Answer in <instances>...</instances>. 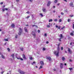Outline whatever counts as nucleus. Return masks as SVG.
<instances>
[{
  "instance_id": "f257e3e1",
  "label": "nucleus",
  "mask_w": 74,
  "mask_h": 74,
  "mask_svg": "<svg viewBox=\"0 0 74 74\" xmlns=\"http://www.w3.org/2000/svg\"><path fill=\"white\" fill-rule=\"evenodd\" d=\"M60 49L59 48V47H58L57 48L58 51H54V53L55 55H56V56H59V50Z\"/></svg>"
},
{
  "instance_id": "f03ea898",
  "label": "nucleus",
  "mask_w": 74,
  "mask_h": 74,
  "mask_svg": "<svg viewBox=\"0 0 74 74\" xmlns=\"http://www.w3.org/2000/svg\"><path fill=\"white\" fill-rule=\"evenodd\" d=\"M22 31H23V29L19 28V32L18 33V35H21V33L22 32Z\"/></svg>"
},
{
  "instance_id": "7ed1b4c3",
  "label": "nucleus",
  "mask_w": 74,
  "mask_h": 74,
  "mask_svg": "<svg viewBox=\"0 0 74 74\" xmlns=\"http://www.w3.org/2000/svg\"><path fill=\"white\" fill-rule=\"evenodd\" d=\"M18 71L19 72V73L21 74H25V72H24L23 71H20V70H18Z\"/></svg>"
},
{
  "instance_id": "20e7f679",
  "label": "nucleus",
  "mask_w": 74,
  "mask_h": 74,
  "mask_svg": "<svg viewBox=\"0 0 74 74\" xmlns=\"http://www.w3.org/2000/svg\"><path fill=\"white\" fill-rule=\"evenodd\" d=\"M51 4V1H49L47 5V6L48 7H49V6L50 5V4Z\"/></svg>"
},
{
  "instance_id": "39448f33",
  "label": "nucleus",
  "mask_w": 74,
  "mask_h": 74,
  "mask_svg": "<svg viewBox=\"0 0 74 74\" xmlns=\"http://www.w3.org/2000/svg\"><path fill=\"white\" fill-rule=\"evenodd\" d=\"M40 64H41V66H44V62L42 61H41L40 62Z\"/></svg>"
},
{
  "instance_id": "423d86ee",
  "label": "nucleus",
  "mask_w": 74,
  "mask_h": 74,
  "mask_svg": "<svg viewBox=\"0 0 74 74\" xmlns=\"http://www.w3.org/2000/svg\"><path fill=\"white\" fill-rule=\"evenodd\" d=\"M60 67L61 69H63V64L62 63H60Z\"/></svg>"
},
{
  "instance_id": "0eeeda50",
  "label": "nucleus",
  "mask_w": 74,
  "mask_h": 74,
  "mask_svg": "<svg viewBox=\"0 0 74 74\" xmlns=\"http://www.w3.org/2000/svg\"><path fill=\"white\" fill-rule=\"evenodd\" d=\"M23 57L25 60H26V57H25V55L24 54H23Z\"/></svg>"
},
{
  "instance_id": "6e6552de",
  "label": "nucleus",
  "mask_w": 74,
  "mask_h": 74,
  "mask_svg": "<svg viewBox=\"0 0 74 74\" xmlns=\"http://www.w3.org/2000/svg\"><path fill=\"white\" fill-rule=\"evenodd\" d=\"M68 51L69 53L71 54V50L69 48H68Z\"/></svg>"
},
{
  "instance_id": "1a4fd4ad",
  "label": "nucleus",
  "mask_w": 74,
  "mask_h": 74,
  "mask_svg": "<svg viewBox=\"0 0 74 74\" xmlns=\"http://www.w3.org/2000/svg\"><path fill=\"white\" fill-rule=\"evenodd\" d=\"M16 58H17V59H18V60L20 59V60H23L22 58H18L17 57H16Z\"/></svg>"
},
{
  "instance_id": "9d476101",
  "label": "nucleus",
  "mask_w": 74,
  "mask_h": 74,
  "mask_svg": "<svg viewBox=\"0 0 74 74\" xmlns=\"http://www.w3.org/2000/svg\"><path fill=\"white\" fill-rule=\"evenodd\" d=\"M32 34L34 36H36V34H35V32H32Z\"/></svg>"
},
{
  "instance_id": "9b49d317",
  "label": "nucleus",
  "mask_w": 74,
  "mask_h": 74,
  "mask_svg": "<svg viewBox=\"0 0 74 74\" xmlns=\"http://www.w3.org/2000/svg\"><path fill=\"white\" fill-rule=\"evenodd\" d=\"M60 39L63 38V35H62V34H60Z\"/></svg>"
},
{
  "instance_id": "f8f14e48",
  "label": "nucleus",
  "mask_w": 74,
  "mask_h": 74,
  "mask_svg": "<svg viewBox=\"0 0 74 74\" xmlns=\"http://www.w3.org/2000/svg\"><path fill=\"white\" fill-rule=\"evenodd\" d=\"M24 30H25V32H28L27 29L26 28V27H25L24 28Z\"/></svg>"
},
{
  "instance_id": "ddd939ff",
  "label": "nucleus",
  "mask_w": 74,
  "mask_h": 74,
  "mask_svg": "<svg viewBox=\"0 0 74 74\" xmlns=\"http://www.w3.org/2000/svg\"><path fill=\"white\" fill-rule=\"evenodd\" d=\"M47 59H48V60H49V61L51 60V57H49L48 58H47Z\"/></svg>"
},
{
  "instance_id": "4468645a",
  "label": "nucleus",
  "mask_w": 74,
  "mask_h": 74,
  "mask_svg": "<svg viewBox=\"0 0 74 74\" xmlns=\"http://www.w3.org/2000/svg\"><path fill=\"white\" fill-rule=\"evenodd\" d=\"M43 11L44 12H46V9L45 8H43L42 9Z\"/></svg>"
},
{
  "instance_id": "2eb2a0df",
  "label": "nucleus",
  "mask_w": 74,
  "mask_h": 74,
  "mask_svg": "<svg viewBox=\"0 0 74 74\" xmlns=\"http://www.w3.org/2000/svg\"><path fill=\"white\" fill-rule=\"evenodd\" d=\"M73 5V2H71V3H70V5L72 7V6Z\"/></svg>"
},
{
  "instance_id": "dca6fc26",
  "label": "nucleus",
  "mask_w": 74,
  "mask_h": 74,
  "mask_svg": "<svg viewBox=\"0 0 74 74\" xmlns=\"http://www.w3.org/2000/svg\"><path fill=\"white\" fill-rule=\"evenodd\" d=\"M62 60L63 61H64V60H65V58L64 57H62Z\"/></svg>"
},
{
  "instance_id": "f3484780",
  "label": "nucleus",
  "mask_w": 74,
  "mask_h": 74,
  "mask_svg": "<svg viewBox=\"0 0 74 74\" xmlns=\"http://www.w3.org/2000/svg\"><path fill=\"white\" fill-rule=\"evenodd\" d=\"M1 57L2 58H3V59H5V57L4 56H3V55H2Z\"/></svg>"
},
{
  "instance_id": "a211bd4d",
  "label": "nucleus",
  "mask_w": 74,
  "mask_h": 74,
  "mask_svg": "<svg viewBox=\"0 0 74 74\" xmlns=\"http://www.w3.org/2000/svg\"><path fill=\"white\" fill-rule=\"evenodd\" d=\"M11 26L12 27H13V28H14L15 27V25H14V24H13Z\"/></svg>"
},
{
  "instance_id": "6ab92c4d",
  "label": "nucleus",
  "mask_w": 74,
  "mask_h": 74,
  "mask_svg": "<svg viewBox=\"0 0 74 74\" xmlns=\"http://www.w3.org/2000/svg\"><path fill=\"white\" fill-rule=\"evenodd\" d=\"M70 34L71 36H74V35L73 34V33H70Z\"/></svg>"
},
{
  "instance_id": "aec40b11",
  "label": "nucleus",
  "mask_w": 74,
  "mask_h": 74,
  "mask_svg": "<svg viewBox=\"0 0 74 74\" xmlns=\"http://www.w3.org/2000/svg\"><path fill=\"white\" fill-rule=\"evenodd\" d=\"M74 45V42H73V43H70L71 45Z\"/></svg>"
},
{
  "instance_id": "412c9836",
  "label": "nucleus",
  "mask_w": 74,
  "mask_h": 74,
  "mask_svg": "<svg viewBox=\"0 0 74 74\" xmlns=\"http://www.w3.org/2000/svg\"><path fill=\"white\" fill-rule=\"evenodd\" d=\"M59 22H62V19H59Z\"/></svg>"
},
{
  "instance_id": "4be33fe9",
  "label": "nucleus",
  "mask_w": 74,
  "mask_h": 74,
  "mask_svg": "<svg viewBox=\"0 0 74 74\" xmlns=\"http://www.w3.org/2000/svg\"><path fill=\"white\" fill-rule=\"evenodd\" d=\"M52 19H50L49 20V22H52Z\"/></svg>"
},
{
  "instance_id": "5701e85b",
  "label": "nucleus",
  "mask_w": 74,
  "mask_h": 74,
  "mask_svg": "<svg viewBox=\"0 0 74 74\" xmlns=\"http://www.w3.org/2000/svg\"><path fill=\"white\" fill-rule=\"evenodd\" d=\"M21 50V51H23V48H20Z\"/></svg>"
},
{
  "instance_id": "b1692460",
  "label": "nucleus",
  "mask_w": 74,
  "mask_h": 74,
  "mask_svg": "<svg viewBox=\"0 0 74 74\" xmlns=\"http://www.w3.org/2000/svg\"><path fill=\"white\" fill-rule=\"evenodd\" d=\"M29 59L30 60H32V59H33V58H32V57H30Z\"/></svg>"
},
{
  "instance_id": "393cba45",
  "label": "nucleus",
  "mask_w": 74,
  "mask_h": 74,
  "mask_svg": "<svg viewBox=\"0 0 74 74\" xmlns=\"http://www.w3.org/2000/svg\"><path fill=\"white\" fill-rule=\"evenodd\" d=\"M54 21H55V22H57L58 21V19H55L54 20Z\"/></svg>"
},
{
  "instance_id": "a878e982",
  "label": "nucleus",
  "mask_w": 74,
  "mask_h": 74,
  "mask_svg": "<svg viewBox=\"0 0 74 74\" xmlns=\"http://www.w3.org/2000/svg\"><path fill=\"white\" fill-rule=\"evenodd\" d=\"M40 15H41L42 17H43V15H42V13H40Z\"/></svg>"
},
{
  "instance_id": "bb28decb",
  "label": "nucleus",
  "mask_w": 74,
  "mask_h": 74,
  "mask_svg": "<svg viewBox=\"0 0 74 74\" xmlns=\"http://www.w3.org/2000/svg\"><path fill=\"white\" fill-rule=\"evenodd\" d=\"M36 63V62H34L33 63H32L31 64L32 65H33V64H35Z\"/></svg>"
},
{
  "instance_id": "cd10ccee",
  "label": "nucleus",
  "mask_w": 74,
  "mask_h": 74,
  "mask_svg": "<svg viewBox=\"0 0 74 74\" xmlns=\"http://www.w3.org/2000/svg\"><path fill=\"white\" fill-rule=\"evenodd\" d=\"M7 50H8V51L9 52H10V49L9 48H8Z\"/></svg>"
},
{
  "instance_id": "c85d7f7f",
  "label": "nucleus",
  "mask_w": 74,
  "mask_h": 74,
  "mask_svg": "<svg viewBox=\"0 0 74 74\" xmlns=\"http://www.w3.org/2000/svg\"><path fill=\"white\" fill-rule=\"evenodd\" d=\"M12 57L13 58H14V54H12L11 55Z\"/></svg>"
},
{
  "instance_id": "c756f323",
  "label": "nucleus",
  "mask_w": 74,
  "mask_h": 74,
  "mask_svg": "<svg viewBox=\"0 0 74 74\" xmlns=\"http://www.w3.org/2000/svg\"><path fill=\"white\" fill-rule=\"evenodd\" d=\"M54 2L55 3H56L58 2V1H57V0H56L55 1H54Z\"/></svg>"
},
{
  "instance_id": "7c9ffc66",
  "label": "nucleus",
  "mask_w": 74,
  "mask_h": 74,
  "mask_svg": "<svg viewBox=\"0 0 74 74\" xmlns=\"http://www.w3.org/2000/svg\"><path fill=\"white\" fill-rule=\"evenodd\" d=\"M17 37H18V35H15V37L16 38H17Z\"/></svg>"
},
{
  "instance_id": "2f4dec72",
  "label": "nucleus",
  "mask_w": 74,
  "mask_h": 74,
  "mask_svg": "<svg viewBox=\"0 0 74 74\" xmlns=\"http://www.w3.org/2000/svg\"><path fill=\"white\" fill-rule=\"evenodd\" d=\"M42 66H40V67L39 68V69H42Z\"/></svg>"
},
{
  "instance_id": "473e14b6",
  "label": "nucleus",
  "mask_w": 74,
  "mask_h": 74,
  "mask_svg": "<svg viewBox=\"0 0 74 74\" xmlns=\"http://www.w3.org/2000/svg\"><path fill=\"white\" fill-rule=\"evenodd\" d=\"M65 27V26H64L63 27H62L61 28V29H64Z\"/></svg>"
},
{
  "instance_id": "72a5a7b5",
  "label": "nucleus",
  "mask_w": 74,
  "mask_h": 74,
  "mask_svg": "<svg viewBox=\"0 0 74 74\" xmlns=\"http://www.w3.org/2000/svg\"><path fill=\"white\" fill-rule=\"evenodd\" d=\"M38 33H40V30H38Z\"/></svg>"
},
{
  "instance_id": "f704fd0d",
  "label": "nucleus",
  "mask_w": 74,
  "mask_h": 74,
  "mask_svg": "<svg viewBox=\"0 0 74 74\" xmlns=\"http://www.w3.org/2000/svg\"><path fill=\"white\" fill-rule=\"evenodd\" d=\"M58 40L59 41H61V39L60 38L58 39Z\"/></svg>"
},
{
  "instance_id": "c9c22d12",
  "label": "nucleus",
  "mask_w": 74,
  "mask_h": 74,
  "mask_svg": "<svg viewBox=\"0 0 74 74\" xmlns=\"http://www.w3.org/2000/svg\"><path fill=\"white\" fill-rule=\"evenodd\" d=\"M5 10H6V11H8V9L7 8H5Z\"/></svg>"
},
{
  "instance_id": "e433bc0d",
  "label": "nucleus",
  "mask_w": 74,
  "mask_h": 74,
  "mask_svg": "<svg viewBox=\"0 0 74 74\" xmlns=\"http://www.w3.org/2000/svg\"><path fill=\"white\" fill-rule=\"evenodd\" d=\"M5 41H8V39H5Z\"/></svg>"
},
{
  "instance_id": "4c0bfd02",
  "label": "nucleus",
  "mask_w": 74,
  "mask_h": 74,
  "mask_svg": "<svg viewBox=\"0 0 74 74\" xmlns=\"http://www.w3.org/2000/svg\"><path fill=\"white\" fill-rule=\"evenodd\" d=\"M73 15H70L69 16V17H73Z\"/></svg>"
},
{
  "instance_id": "58836bf2",
  "label": "nucleus",
  "mask_w": 74,
  "mask_h": 74,
  "mask_svg": "<svg viewBox=\"0 0 74 74\" xmlns=\"http://www.w3.org/2000/svg\"><path fill=\"white\" fill-rule=\"evenodd\" d=\"M61 15H64V13L63 12H61Z\"/></svg>"
},
{
  "instance_id": "ea45409f",
  "label": "nucleus",
  "mask_w": 74,
  "mask_h": 74,
  "mask_svg": "<svg viewBox=\"0 0 74 74\" xmlns=\"http://www.w3.org/2000/svg\"><path fill=\"white\" fill-rule=\"evenodd\" d=\"M70 19H68V22H70Z\"/></svg>"
},
{
  "instance_id": "a19ab883",
  "label": "nucleus",
  "mask_w": 74,
  "mask_h": 74,
  "mask_svg": "<svg viewBox=\"0 0 74 74\" xmlns=\"http://www.w3.org/2000/svg\"><path fill=\"white\" fill-rule=\"evenodd\" d=\"M3 11L4 12L5 11V8L2 9Z\"/></svg>"
},
{
  "instance_id": "79ce46f5",
  "label": "nucleus",
  "mask_w": 74,
  "mask_h": 74,
  "mask_svg": "<svg viewBox=\"0 0 74 74\" xmlns=\"http://www.w3.org/2000/svg\"><path fill=\"white\" fill-rule=\"evenodd\" d=\"M63 47H61V50H62V51L63 50Z\"/></svg>"
},
{
  "instance_id": "37998d69",
  "label": "nucleus",
  "mask_w": 74,
  "mask_h": 74,
  "mask_svg": "<svg viewBox=\"0 0 74 74\" xmlns=\"http://www.w3.org/2000/svg\"><path fill=\"white\" fill-rule=\"evenodd\" d=\"M69 70H73V69H72V68H69Z\"/></svg>"
},
{
  "instance_id": "c03bdc74",
  "label": "nucleus",
  "mask_w": 74,
  "mask_h": 74,
  "mask_svg": "<svg viewBox=\"0 0 74 74\" xmlns=\"http://www.w3.org/2000/svg\"><path fill=\"white\" fill-rule=\"evenodd\" d=\"M47 34H45V37H47Z\"/></svg>"
},
{
  "instance_id": "a18cd8bd",
  "label": "nucleus",
  "mask_w": 74,
  "mask_h": 74,
  "mask_svg": "<svg viewBox=\"0 0 74 74\" xmlns=\"http://www.w3.org/2000/svg\"><path fill=\"white\" fill-rule=\"evenodd\" d=\"M47 27H50V26L49 25H48L47 26Z\"/></svg>"
},
{
  "instance_id": "49530a36",
  "label": "nucleus",
  "mask_w": 74,
  "mask_h": 74,
  "mask_svg": "<svg viewBox=\"0 0 74 74\" xmlns=\"http://www.w3.org/2000/svg\"><path fill=\"white\" fill-rule=\"evenodd\" d=\"M45 48H43V51H45Z\"/></svg>"
},
{
  "instance_id": "de8ad7c7",
  "label": "nucleus",
  "mask_w": 74,
  "mask_h": 74,
  "mask_svg": "<svg viewBox=\"0 0 74 74\" xmlns=\"http://www.w3.org/2000/svg\"><path fill=\"white\" fill-rule=\"evenodd\" d=\"M29 1L30 2H32L33 1V0H29Z\"/></svg>"
},
{
  "instance_id": "09e8293b",
  "label": "nucleus",
  "mask_w": 74,
  "mask_h": 74,
  "mask_svg": "<svg viewBox=\"0 0 74 74\" xmlns=\"http://www.w3.org/2000/svg\"><path fill=\"white\" fill-rule=\"evenodd\" d=\"M36 26V25H33L32 27H34V26Z\"/></svg>"
},
{
  "instance_id": "8fccbe9b",
  "label": "nucleus",
  "mask_w": 74,
  "mask_h": 74,
  "mask_svg": "<svg viewBox=\"0 0 74 74\" xmlns=\"http://www.w3.org/2000/svg\"><path fill=\"white\" fill-rule=\"evenodd\" d=\"M29 17H30V16H27V19H28V18H29Z\"/></svg>"
},
{
  "instance_id": "3c124183",
  "label": "nucleus",
  "mask_w": 74,
  "mask_h": 74,
  "mask_svg": "<svg viewBox=\"0 0 74 74\" xmlns=\"http://www.w3.org/2000/svg\"><path fill=\"white\" fill-rule=\"evenodd\" d=\"M60 26H59L58 27V29H60Z\"/></svg>"
},
{
  "instance_id": "603ef678",
  "label": "nucleus",
  "mask_w": 74,
  "mask_h": 74,
  "mask_svg": "<svg viewBox=\"0 0 74 74\" xmlns=\"http://www.w3.org/2000/svg\"><path fill=\"white\" fill-rule=\"evenodd\" d=\"M73 29H74V24H73Z\"/></svg>"
},
{
  "instance_id": "864d4df0",
  "label": "nucleus",
  "mask_w": 74,
  "mask_h": 74,
  "mask_svg": "<svg viewBox=\"0 0 74 74\" xmlns=\"http://www.w3.org/2000/svg\"><path fill=\"white\" fill-rule=\"evenodd\" d=\"M48 43H49V42L48 41L46 42V44H48Z\"/></svg>"
},
{
  "instance_id": "5fc2aeb1",
  "label": "nucleus",
  "mask_w": 74,
  "mask_h": 74,
  "mask_svg": "<svg viewBox=\"0 0 74 74\" xmlns=\"http://www.w3.org/2000/svg\"><path fill=\"white\" fill-rule=\"evenodd\" d=\"M3 4V2H1L0 3V4L2 5Z\"/></svg>"
},
{
  "instance_id": "6e6d98bb",
  "label": "nucleus",
  "mask_w": 74,
  "mask_h": 74,
  "mask_svg": "<svg viewBox=\"0 0 74 74\" xmlns=\"http://www.w3.org/2000/svg\"><path fill=\"white\" fill-rule=\"evenodd\" d=\"M6 15H7V16H9V14H8V13H6Z\"/></svg>"
},
{
  "instance_id": "4d7b16f0",
  "label": "nucleus",
  "mask_w": 74,
  "mask_h": 74,
  "mask_svg": "<svg viewBox=\"0 0 74 74\" xmlns=\"http://www.w3.org/2000/svg\"><path fill=\"white\" fill-rule=\"evenodd\" d=\"M19 1V0H16V1H17V2H18Z\"/></svg>"
},
{
  "instance_id": "13d9d810",
  "label": "nucleus",
  "mask_w": 74,
  "mask_h": 74,
  "mask_svg": "<svg viewBox=\"0 0 74 74\" xmlns=\"http://www.w3.org/2000/svg\"><path fill=\"white\" fill-rule=\"evenodd\" d=\"M3 73H4V71H3V72H1V74H3Z\"/></svg>"
},
{
  "instance_id": "bf43d9fd",
  "label": "nucleus",
  "mask_w": 74,
  "mask_h": 74,
  "mask_svg": "<svg viewBox=\"0 0 74 74\" xmlns=\"http://www.w3.org/2000/svg\"><path fill=\"white\" fill-rule=\"evenodd\" d=\"M57 5H58V6L60 5V3H58L57 4Z\"/></svg>"
},
{
  "instance_id": "052dcab7",
  "label": "nucleus",
  "mask_w": 74,
  "mask_h": 74,
  "mask_svg": "<svg viewBox=\"0 0 74 74\" xmlns=\"http://www.w3.org/2000/svg\"><path fill=\"white\" fill-rule=\"evenodd\" d=\"M60 45V44H59L58 45V47H59V46Z\"/></svg>"
},
{
  "instance_id": "680f3d73",
  "label": "nucleus",
  "mask_w": 74,
  "mask_h": 74,
  "mask_svg": "<svg viewBox=\"0 0 74 74\" xmlns=\"http://www.w3.org/2000/svg\"><path fill=\"white\" fill-rule=\"evenodd\" d=\"M26 26H29V25L27 24V25H26Z\"/></svg>"
},
{
  "instance_id": "e2e57ef3",
  "label": "nucleus",
  "mask_w": 74,
  "mask_h": 74,
  "mask_svg": "<svg viewBox=\"0 0 74 74\" xmlns=\"http://www.w3.org/2000/svg\"><path fill=\"white\" fill-rule=\"evenodd\" d=\"M53 12L54 13H55V11L53 10Z\"/></svg>"
},
{
  "instance_id": "0e129e2a",
  "label": "nucleus",
  "mask_w": 74,
  "mask_h": 74,
  "mask_svg": "<svg viewBox=\"0 0 74 74\" xmlns=\"http://www.w3.org/2000/svg\"><path fill=\"white\" fill-rule=\"evenodd\" d=\"M58 18H60V16H58Z\"/></svg>"
},
{
  "instance_id": "69168bd1",
  "label": "nucleus",
  "mask_w": 74,
  "mask_h": 74,
  "mask_svg": "<svg viewBox=\"0 0 74 74\" xmlns=\"http://www.w3.org/2000/svg\"><path fill=\"white\" fill-rule=\"evenodd\" d=\"M56 27H58V25H56Z\"/></svg>"
},
{
  "instance_id": "338daca9",
  "label": "nucleus",
  "mask_w": 74,
  "mask_h": 74,
  "mask_svg": "<svg viewBox=\"0 0 74 74\" xmlns=\"http://www.w3.org/2000/svg\"><path fill=\"white\" fill-rule=\"evenodd\" d=\"M26 13H27V14H29V11H28V12H26Z\"/></svg>"
},
{
  "instance_id": "774afa93",
  "label": "nucleus",
  "mask_w": 74,
  "mask_h": 74,
  "mask_svg": "<svg viewBox=\"0 0 74 74\" xmlns=\"http://www.w3.org/2000/svg\"><path fill=\"white\" fill-rule=\"evenodd\" d=\"M66 65H67V64L66 63L64 64V65L65 66H66Z\"/></svg>"
}]
</instances>
